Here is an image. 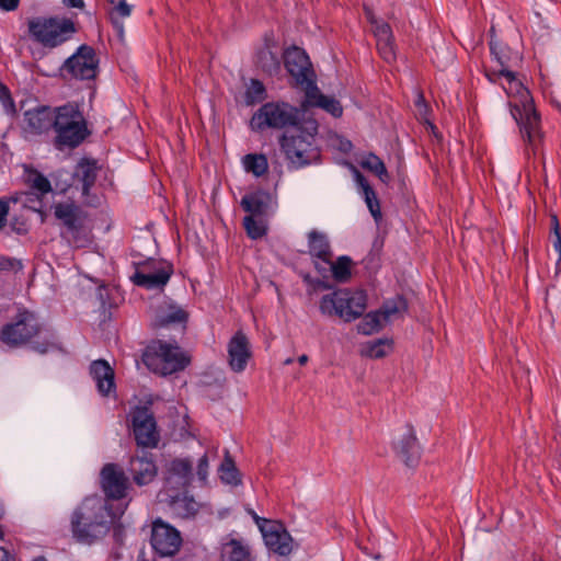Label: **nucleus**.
Listing matches in <instances>:
<instances>
[{
  "mask_svg": "<svg viewBox=\"0 0 561 561\" xmlns=\"http://www.w3.org/2000/svg\"><path fill=\"white\" fill-rule=\"evenodd\" d=\"M486 77L504 90L510 99L511 114L519 126L524 140L535 148L541 138V130L528 89L517 78L514 70H493L488 72Z\"/></svg>",
  "mask_w": 561,
  "mask_h": 561,
  "instance_id": "nucleus-1",
  "label": "nucleus"
},
{
  "mask_svg": "<svg viewBox=\"0 0 561 561\" xmlns=\"http://www.w3.org/2000/svg\"><path fill=\"white\" fill-rule=\"evenodd\" d=\"M128 502L115 507L98 495L87 496L71 515V531L82 543H92L105 536L111 526L126 511Z\"/></svg>",
  "mask_w": 561,
  "mask_h": 561,
  "instance_id": "nucleus-2",
  "label": "nucleus"
},
{
  "mask_svg": "<svg viewBox=\"0 0 561 561\" xmlns=\"http://www.w3.org/2000/svg\"><path fill=\"white\" fill-rule=\"evenodd\" d=\"M317 131V122L309 119L282 136L279 140L282 151L294 168H304L319 161L320 152L316 144Z\"/></svg>",
  "mask_w": 561,
  "mask_h": 561,
  "instance_id": "nucleus-3",
  "label": "nucleus"
},
{
  "mask_svg": "<svg viewBox=\"0 0 561 561\" xmlns=\"http://www.w3.org/2000/svg\"><path fill=\"white\" fill-rule=\"evenodd\" d=\"M55 145L58 149L76 148L89 135L87 121L77 104L68 103L54 108Z\"/></svg>",
  "mask_w": 561,
  "mask_h": 561,
  "instance_id": "nucleus-4",
  "label": "nucleus"
},
{
  "mask_svg": "<svg viewBox=\"0 0 561 561\" xmlns=\"http://www.w3.org/2000/svg\"><path fill=\"white\" fill-rule=\"evenodd\" d=\"M367 296L363 290L334 289L319 300V311L325 317H337L345 322L359 318L366 310Z\"/></svg>",
  "mask_w": 561,
  "mask_h": 561,
  "instance_id": "nucleus-5",
  "label": "nucleus"
},
{
  "mask_svg": "<svg viewBox=\"0 0 561 561\" xmlns=\"http://www.w3.org/2000/svg\"><path fill=\"white\" fill-rule=\"evenodd\" d=\"M142 362L152 373L169 376L183 370L190 359L175 342L158 340L146 347Z\"/></svg>",
  "mask_w": 561,
  "mask_h": 561,
  "instance_id": "nucleus-6",
  "label": "nucleus"
},
{
  "mask_svg": "<svg viewBox=\"0 0 561 561\" xmlns=\"http://www.w3.org/2000/svg\"><path fill=\"white\" fill-rule=\"evenodd\" d=\"M302 115L301 108L287 102H267L253 114L250 126L257 131L267 128L293 129L300 126Z\"/></svg>",
  "mask_w": 561,
  "mask_h": 561,
  "instance_id": "nucleus-7",
  "label": "nucleus"
},
{
  "mask_svg": "<svg viewBox=\"0 0 561 561\" xmlns=\"http://www.w3.org/2000/svg\"><path fill=\"white\" fill-rule=\"evenodd\" d=\"M31 35L45 46L56 47L75 33V24L68 19L37 18L28 23Z\"/></svg>",
  "mask_w": 561,
  "mask_h": 561,
  "instance_id": "nucleus-8",
  "label": "nucleus"
},
{
  "mask_svg": "<svg viewBox=\"0 0 561 561\" xmlns=\"http://www.w3.org/2000/svg\"><path fill=\"white\" fill-rule=\"evenodd\" d=\"M39 332V324L34 313L20 311L15 320L5 324L0 333V340L9 346L26 343Z\"/></svg>",
  "mask_w": 561,
  "mask_h": 561,
  "instance_id": "nucleus-9",
  "label": "nucleus"
},
{
  "mask_svg": "<svg viewBox=\"0 0 561 561\" xmlns=\"http://www.w3.org/2000/svg\"><path fill=\"white\" fill-rule=\"evenodd\" d=\"M150 543L158 556L172 557L180 550L182 537L174 526L157 518L152 522Z\"/></svg>",
  "mask_w": 561,
  "mask_h": 561,
  "instance_id": "nucleus-10",
  "label": "nucleus"
},
{
  "mask_svg": "<svg viewBox=\"0 0 561 561\" xmlns=\"http://www.w3.org/2000/svg\"><path fill=\"white\" fill-rule=\"evenodd\" d=\"M172 272V265L168 262L151 260L136 270L131 280L146 289H161L168 284Z\"/></svg>",
  "mask_w": 561,
  "mask_h": 561,
  "instance_id": "nucleus-11",
  "label": "nucleus"
},
{
  "mask_svg": "<svg viewBox=\"0 0 561 561\" xmlns=\"http://www.w3.org/2000/svg\"><path fill=\"white\" fill-rule=\"evenodd\" d=\"M285 67L295 83L306 91L314 83L313 71L306 51L293 46L284 53Z\"/></svg>",
  "mask_w": 561,
  "mask_h": 561,
  "instance_id": "nucleus-12",
  "label": "nucleus"
},
{
  "mask_svg": "<svg viewBox=\"0 0 561 561\" xmlns=\"http://www.w3.org/2000/svg\"><path fill=\"white\" fill-rule=\"evenodd\" d=\"M99 59L90 46H80L64 64V70L79 80L94 79L98 73Z\"/></svg>",
  "mask_w": 561,
  "mask_h": 561,
  "instance_id": "nucleus-13",
  "label": "nucleus"
},
{
  "mask_svg": "<svg viewBox=\"0 0 561 561\" xmlns=\"http://www.w3.org/2000/svg\"><path fill=\"white\" fill-rule=\"evenodd\" d=\"M254 519L268 550L279 556H288L291 552L293 538L282 524L260 518L256 515H254Z\"/></svg>",
  "mask_w": 561,
  "mask_h": 561,
  "instance_id": "nucleus-14",
  "label": "nucleus"
},
{
  "mask_svg": "<svg viewBox=\"0 0 561 561\" xmlns=\"http://www.w3.org/2000/svg\"><path fill=\"white\" fill-rule=\"evenodd\" d=\"M27 181L30 190L20 199L24 207L42 214L46 210L51 194L50 182L37 172L30 174Z\"/></svg>",
  "mask_w": 561,
  "mask_h": 561,
  "instance_id": "nucleus-15",
  "label": "nucleus"
},
{
  "mask_svg": "<svg viewBox=\"0 0 561 561\" xmlns=\"http://www.w3.org/2000/svg\"><path fill=\"white\" fill-rule=\"evenodd\" d=\"M131 426L135 439L139 446L154 447L158 444V433L153 415L146 407H136L131 413Z\"/></svg>",
  "mask_w": 561,
  "mask_h": 561,
  "instance_id": "nucleus-16",
  "label": "nucleus"
},
{
  "mask_svg": "<svg viewBox=\"0 0 561 561\" xmlns=\"http://www.w3.org/2000/svg\"><path fill=\"white\" fill-rule=\"evenodd\" d=\"M193 477L192 461L188 458H175L165 466L164 486L160 492L184 490Z\"/></svg>",
  "mask_w": 561,
  "mask_h": 561,
  "instance_id": "nucleus-17",
  "label": "nucleus"
},
{
  "mask_svg": "<svg viewBox=\"0 0 561 561\" xmlns=\"http://www.w3.org/2000/svg\"><path fill=\"white\" fill-rule=\"evenodd\" d=\"M101 486L108 500H124L128 481L124 471L114 463H107L101 471Z\"/></svg>",
  "mask_w": 561,
  "mask_h": 561,
  "instance_id": "nucleus-18",
  "label": "nucleus"
},
{
  "mask_svg": "<svg viewBox=\"0 0 561 561\" xmlns=\"http://www.w3.org/2000/svg\"><path fill=\"white\" fill-rule=\"evenodd\" d=\"M240 204L244 211L253 216L272 217L277 209L276 196L262 190L245 194Z\"/></svg>",
  "mask_w": 561,
  "mask_h": 561,
  "instance_id": "nucleus-19",
  "label": "nucleus"
},
{
  "mask_svg": "<svg viewBox=\"0 0 561 561\" xmlns=\"http://www.w3.org/2000/svg\"><path fill=\"white\" fill-rule=\"evenodd\" d=\"M127 471L137 485L141 486L150 483L157 476L153 455L147 450L139 451L129 460Z\"/></svg>",
  "mask_w": 561,
  "mask_h": 561,
  "instance_id": "nucleus-20",
  "label": "nucleus"
},
{
  "mask_svg": "<svg viewBox=\"0 0 561 561\" xmlns=\"http://www.w3.org/2000/svg\"><path fill=\"white\" fill-rule=\"evenodd\" d=\"M227 352L230 368L236 373L243 371L252 354L248 336L242 331L236 332L228 342Z\"/></svg>",
  "mask_w": 561,
  "mask_h": 561,
  "instance_id": "nucleus-21",
  "label": "nucleus"
},
{
  "mask_svg": "<svg viewBox=\"0 0 561 561\" xmlns=\"http://www.w3.org/2000/svg\"><path fill=\"white\" fill-rule=\"evenodd\" d=\"M158 499L161 503H167L174 515L183 518L193 517L201 507L199 503L186 492H159Z\"/></svg>",
  "mask_w": 561,
  "mask_h": 561,
  "instance_id": "nucleus-22",
  "label": "nucleus"
},
{
  "mask_svg": "<svg viewBox=\"0 0 561 561\" xmlns=\"http://www.w3.org/2000/svg\"><path fill=\"white\" fill-rule=\"evenodd\" d=\"M54 213L56 218L67 228L68 233L76 239V244L82 247L87 238L84 240L77 239L83 220V213L80 207L69 202L60 203L55 206Z\"/></svg>",
  "mask_w": 561,
  "mask_h": 561,
  "instance_id": "nucleus-23",
  "label": "nucleus"
},
{
  "mask_svg": "<svg viewBox=\"0 0 561 561\" xmlns=\"http://www.w3.org/2000/svg\"><path fill=\"white\" fill-rule=\"evenodd\" d=\"M90 375L95 383L98 392L102 397H115V374L110 364L104 359L93 360L90 365Z\"/></svg>",
  "mask_w": 561,
  "mask_h": 561,
  "instance_id": "nucleus-24",
  "label": "nucleus"
},
{
  "mask_svg": "<svg viewBox=\"0 0 561 561\" xmlns=\"http://www.w3.org/2000/svg\"><path fill=\"white\" fill-rule=\"evenodd\" d=\"M54 124V110L48 106H37L24 112L23 130L31 135L47 131Z\"/></svg>",
  "mask_w": 561,
  "mask_h": 561,
  "instance_id": "nucleus-25",
  "label": "nucleus"
},
{
  "mask_svg": "<svg viewBox=\"0 0 561 561\" xmlns=\"http://www.w3.org/2000/svg\"><path fill=\"white\" fill-rule=\"evenodd\" d=\"M394 449L407 467L413 468L416 466L421 450L412 427L403 428L402 433L394 439Z\"/></svg>",
  "mask_w": 561,
  "mask_h": 561,
  "instance_id": "nucleus-26",
  "label": "nucleus"
},
{
  "mask_svg": "<svg viewBox=\"0 0 561 561\" xmlns=\"http://www.w3.org/2000/svg\"><path fill=\"white\" fill-rule=\"evenodd\" d=\"M366 15L371 22L373 32L377 41V48L380 56L387 62H391L396 58V51L390 26L385 22L375 20L369 10H366Z\"/></svg>",
  "mask_w": 561,
  "mask_h": 561,
  "instance_id": "nucleus-27",
  "label": "nucleus"
},
{
  "mask_svg": "<svg viewBox=\"0 0 561 561\" xmlns=\"http://www.w3.org/2000/svg\"><path fill=\"white\" fill-rule=\"evenodd\" d=\"M306 100L305 106H314L324 110L333 117H341L343 114V107L341 103L332 98L324 95L318 89L316 82L305 91Z\"/></svg>",
  "mask_w": 561,
  "mask_h": 561,
  "instance_id": "nucleus-28",
  "label": "nucleus"
},
{
  "mask_svg": "<svg viewBox=\"0 0 561 561\" xmlns=\"http://www.w3.org/2000/svg\"><path fill=\"white\" fill-rule=\"evenodd\" d=\"M490 50L494 60L500 66L497 70H513L522 62V56L517 50H513L506 45L497 42L493 36L490 41Z\"/></svg>",
  "mask_w": 561,
  "mask_h": 561,
  "instance_id": "nucleus-29",
  "label": "nucleus"
},
{
  "mask_svg": "<svg viewBox=\"0 0 561 561\" xmlns=\"http://www.w3.org/2000/svg\"><path fill=\"white\" fill-rule=\"evenodd\" d=\"M96 171L98 168L95 162L89 160L80 161L76 168L75 176L82 183V194L84 196H89V190L94 184ZM87 204L96 207L100 204V198L93 197L89 199V197H87Z\"/></svg>",
  "mask_w": 561,
  "mask_h": 561,
  "instance_id": "nucleus-30",
  "label": "nucleus"
},
{
  "mask_svg": "<svg viewBox=\"0 0 561 561\" xmlns=\"http://www.w3.org/2000/svg\"><path fill=\"white\" fill-rule=\"evenodd\" d=\"M307 241L308 252L313 259V264L317 268L319 261L329 260V257L332 255L328 237L321 231L311 230L307 233Z\"/></svg>",
  "mask_w": 561,
  "mask_h": 561,
  "instance_id": "nucleus-31",
  "label": "nucleus"
},
{
  "mask_svg": "<svg viewBox=\"0 0 561 561\" xmlns=\"http://www.w3.org/2000/svg\"><path fill=\"white\" fill-rule=\"evenodd\" d=\"M350 259L347 256H340L335 262L332 260V255L329 260L319 261L317 264V271L323 276L332 275L334 279L339 282L346 280L351 275Z\"/></svg>",
  "mask_w": 561,
  "mask_h": 561,
  "instance_id": "nucleus-32",
  "label": "nucleus"
},
{
  "mask_svg": "<svg viewBox=\"0 0 561 561\" xmlns=\"http://www.w3.org/2000/svg\"><path fill=\"white\" fill-rule=\"evenodd\" d=\"M353 173L355 182L360 190V195L364 198L371 216L375 220H379L381 218V211L376 193L370 187L366 179L355 168H353Z\"/></svg>",
  "mask_w": 561,
  "mask_h": 561,
  "instance_id": "nucleus-33",
  "label": "nucleus"
},
{
  "mask_svg": "<svg viewBox=\"0 0 561 561\" xmlns=\"http://www.w3.org/2000/svg\"><path fill=\"white\" fill-rule=\"evenodd\" d=\"M188 319L187 312L176 304H168L164 309H161L157 314L156 323L160 327L179 324L185 327Z\"/></svg>",
  "mask_w": 561,
  "mask_h": 561,
  "instance_id": "nucleus-34",
  "label": "nucleus"
},
{
  "mask_svg": "<svg viewBox=\"0 0 561 561\" xmlns=\"http://www.w3.org/2000/svg\"><path fill=\"white\" fill-rule=\"evenodd\" d=\"M241 164L247 173L260 178L267 172L268 162L262 153H248L241 159Z\"/></svg>",
  "mask_w": 561,
  "mask_h": 561,
  "instance_id": "nucleus-35",
  "label": "nucleus"
},
{
  "mask_svg": "<svg viewBox=\"0 0 561 561\" xmlns=\"http://www.w3.org/2000/svg\"><path fill=\"white\" fill-rule=\"evenodd\" d=\"M271 217L248 215L243 218V226L248 236L253 239H260L267 233L268 220Z\"/></svg>",
  "mask_w": 561,
  "mask_h": 561,
  "instance_id": "nucleus-36",
  "label": "nucleus"
},
{
  "mask_svg": "<svg viewBox=\"0 0 561 561\" xmlns=\"http://www.w3.org/2000/svg\"><path fill=\"white\" fill-rule=\"evenodd\" d=\"M274 42L266 39L265 46L257 54L260 66L267 72L273 73L279 69V60L277 54L273 51Z\"/></svg>",
  "mask_w": 561,
  "mask_h": 561,
  "instance_id": "nucleus-37",
  "label": "nucleus"
},
{
  "mask_svg": "<svg viewBox=\"0 0 561 561\" xmlns=\"http://www.w3.org/2000/svg\"><path fill=\"white\" fill-rule=\"evenodd\" d=\"M359 163L364 169H366V170L373 172L375 175H377L382 183L389 182L390 176L387 172L385 163L376 154H374L371 152L364 154L362 157Z\"/></svg>",
  "mask_w": 561,
  "mask_h": 561,
  "instance_id": "nucleus-38",
  "label": "nucleus"
},
{
  "mask_svg": "<svg viewBox=\"0 0 561 561\" xmlns=\"http://www.w3.org/2000/svg\"><path fill=\"white\" fill-rule=\"evenodd\" d=\"M222 561H249L248 549L238 540L231 539L222 545Z\"/></svg>",
  "mask_w": 561,
  "mask_h": 561,
  "instance_id": "nucleus-39",
  "label": "nucleus"
},
{
  "mask_svg": "<svg viewBox=\"0 0 561 561\" xmlns=\"http://www.w3.org/2000/svg\"><path fill=\"white\" fill-rule=\"evenodd\" d=\"M392 348V342L388 339L369 341L362 346L360 353L370 358H381Z\"/></svg>",
  "mask_w": 561,
  "mask_h": 561,
  "instance_id": "nucleus-40",
  "label": "nucleus"
},
{
  "mask_svg": "<svg viewBox=\"0 0 561 561\" xmlns=\"http://www.w3.org/2000/svg\"><path fill=\"white\" fill-rule=\"evenodd\" d=\"M407 307V301L402 297L397 296L393 299L387 300L379 311L382 319L388 322L403 314Z\"/></svg>",
  "mask_w": 561,
  "mask_h": 561,
  "instance_id": "nucleus-41",
  "label": "nucleus"
},
{
  "mask_svg": "<svg viewBox=\"0 0 561 561\" xmlns=\"http://www.w3.org/2000/svg\"><path fill=\"white\" fill-rule=\"evenodd\" d=\"M386 321L382 319L379 310L367 313L358 323L357 330L364 335L373 334L378 331Z\"/></svg>",
  "mask_w": 561,
  "mask_h": 561,
  "instance_id": "nucleus-42",
  "label": "nucleus"
},
{
  "mask_svg": "<svg viewBox=\"0 0 561 561\" xmlns=\"http://www.w3.org/2000/svg\"><path fill=\"white\" fill-rule=\"evenodd\" d=\"M219 478L222 483L232 486H236L241 482L239 471L229 457H226V459L220 465Z\"/></svg>",
  "mask_w": 561,
  "mask_h": 561,
  "instance_id": "nucleus-43",
  "label": "nucleus"
},
{
  "mask_svg": "<svg viewBox=\"0 0 561 561\" xmlns=\"http://www.w3.org/2000/svg\"><path fill=\"white\" fill-rule=\"evenodd\" d=\"M244 98L247 104H254L262 101L265 98V88L263 83L259 80L252 79L247 85Z\"/></svg>",
  "mask_w": 561,
  "mask_h": 561,
  "instance_id": "nucleus-44",
  "label": "nucleus"
},
{
  "mask_svg": "<svg viewBox=\"0 0 561 561\" xmlns=\"http://www.w3.org/2000/svg\"><path fill=\"white\" fill-rule=\"evenodd\" d=\"M209 459L206 454L198 458L195 476L202 484H206L208 478Z\"/></svg>",
  "mask_w": 561,
  "mask_h": 561,
  "instance_id": "nucleus-45",
  "label": "nucleus"
},
{
  "mask_svg": "<svg viewBox=\"0 0 561 561\" xmlns=\"http://www.w3.org/2000/svg\"><path fill=\"white\" fill-rule=\"evenodd\" d=\"M22 270V264L19 260L8 256H0V272H19Z\"/></svg>",
  "mask_w": 561,
  "mask_h": 561,
  "instance_id": "nucleus-46",
  "label": "nucleus"
},
{
  "mask_svg": "<svg viewBox=\"0 0 561 561\" xmlns=\"http://www.w3.org/2000/svg\"><path fill=\"white\" fill-rule=\"evenodd\" d=\"M113 7L114 13L121 18H127L130 15L131 8L126 3V0H108Z\"/></svg>",
  "mask_w": 561,
  "mask_h": 561,
  "instance_id": "nucleus-47",
  "label": "nucleus"
},
{
  "mask_svg": "<svg viewBox=\"0 0 561 561\" xmlns=\"http://www.w3.org/2000/svg\"><path fill=\"white\" fill-rule=\"evenodd\" d=\"M552 222H553V229H554V234H556V239L553 241V248L556 249L557 252H559V254L561 256V236L559 232V222H558V219L556 216L552 217Z\"/></svg>",
  "mask_w": 561,
  "mask_h": 561,
  "instance_id": "nucleus-48",
  "label": "nucleus"
},
{
  "mask_svg": "<svg viewBox=\"0 0 561 561\" xmlns=\"http://www.w3.org/2000/svg\"><path fill=\"white\" fill-rule=\"evenodd\" d=\"M20 0H0V9L3 11H13L18 8Z\"/></svg>",
  "mask_w": 561,
  "mask_h": 561,
  "instance_id": "nucleus-49",
  "label": "nucleus"
},
{
  "mask_svg": "<svg viewBox=\"0 0 561 561\" xmlns=\"http://www.w3.org/2000/svg\"><path fill=\"white\" fill-rule=\"evenodd\" d=\"M9 211V205L7 202L0 199V229L4 226L7 215Z\"/></svg>",
  "mask_w": 561,
  "mask_h": 561,
  "instance_id": "nucleus-50",
  "label": "nucleus"
},
{
  "mask_svg": "<svg viewBox=\"0 0 561 561\" xmlns=\"http://www.w3.org/2000/svg\"><path fill=\"white\" fill-rule=\"evenodd\" d=\"M67 8L82 9L84 7L83 0H62Z\"/></svg>",
  "mask_w": 561,
  "mask_h": 561,
  "instance_id": "nucleus-51",
  "label": "nucleus"
},
{
  "mask_svg": "<svg viewBox=\"0 0 561 561\" xmlns=\"http://www.w3.org/2000/svg\"><path fill=\"white\" fill-rule=\"evenodd\" d=\"M339 148L343 152H348L352 149V142L347 139H341Z\"/></svg>",
  "mask_w": 561,
  "mask_h": 561,
  "instance_id": "nucleus-52",
  "label": "nucleus"
},
{
  "mask_svg": "<svg viewBox=\"0 0 561 561\" xmlns=\"http://www.w3.org/2000/svg\"><path fill=\"white\" fill-rule=\"evenodd\" d=\"M415 104L419 108H425V103H424V98L423 95L419 94L417 98H416V101H415Z\"/></svg>",
  "mask_w": 561,
  "mask_h": 561,
  "instance_id": "nucleus-53",
  "label": "nucleus"
},
{
  "mask_svg": "<svg viewBox=\"0 0 561 561\" xmlns=\"http://www.w3.org/2000/svg\"><path fill=\"white\" fill-rule=\"evenodd\" d=\"M308 362V356L306 354H302L298 357V363L300 365H305Z\"/></svg>",
  "mask_w": 561,
  "mask_h": 561,
  "instance_id": "nucleus-54",
  "label": "nucleus"
},
{
  "mask_svg": "<svg viewBox=\"0 0 561 561\" xmlns=\"http://www.w3.org/2000/svg\"><path fill=\"white\" fill-rule=\"evenodd\" d=\"M291 363H293V358H287V359L285 360V365H290Z\"/></svg>",
  "mask_w": 561,
  "mask_h": 561,
  "instance_id": "nucleus-55",
  "label": "nucleus"
},
{
  "mask_svg": "<svg viewBox=\"0 0 561 561\" xmlns=\"http://www.w3.org/2000/svg\"><path fill=\"white\" fill-rule=\"evenodd\" d=\"M47 350H48L47 347H44V348H41L39 351H41L42 353H45V352H47Z\"/></svg>",
  "mask_w": 561,
  "mask_h": 561,
  "instance_id": "nucleus-56",
  "label": "nucleus"
},
{
  "mask_svg": "<svg viewBox=\"0 0 561 561\" xmlns=\"http://www.w3.org/2000/svg\"><path fill=\"white\" fill-rule=\"evenodd\" d=\"M33 561H46V560L43 559V558H37V559L33 560Z\"/></svg>",
  "mask_w": 561,
  "mask_h": 561,
  "instance_id": "nucleus-57",
  "label": "nucleus"
}]
</instances>
